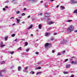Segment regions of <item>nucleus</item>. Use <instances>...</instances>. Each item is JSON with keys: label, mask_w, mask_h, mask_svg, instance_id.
Segmentation results:
<instances>
[{"label": "nucleus", "mask_w": 77, "mask_h": 77, "mask_svg": "<svg viewBox=\"0 0 77 77\" xmlns=\"http://www.w3.org/2000/svg\"><path fill=\"white\" fill-rule=\"evenodd\" d=\"M33 2H37V0H32Z\"/></svg>", "instance_id": "nucleus-43"}, {"label": "nucleus", "mask_w": 77, "mask_h": 77, "mask_svg": "<svg viewBox=\"0 0 77 77\" xmlns=\"http://www.w3.org/2000/svg\"><path fill=\"white\" fill-rule=\"evenodd\" d=\"M73 14H77V9L75 10L73 12Z\"/></svg>", "instance_id": "nucleus-8"}, {"label": "nucleus", "mask_w": 77, "mask_h": 77, "mask_svg": "<svg viewBox=\"0 0 77 77\" xmlns=\"http://www.w3.org/2000/svg\"><path fill=\"white\" fill-rule=\"evenodd\" d=\"M2 72H1V71H0V77H3V75H2Z\"/></svg>", "instance_id": "nucleus-15"}, {"label": "nucleus", "mask_w": 77, "mask_h": 77, "mask_svg": "<svg viewBox=\"0 0 77 77\" xmlns=\"http://www.w3.org/2000/svg\"><path fill=\"white\" fill-rule=\"evenodd\" d=\"M71 63L72 64V63H74V61H72Z\"/></svg>", "instance_id": "nucleus-47"}, {"label": "nucleus", "mask_w": 77, "mask_h": 77, "mask_svg": "<svg viewBox=\"0 0 77 77\" xmlns=\"http://www.w3.org/2000/svg\"><path fill=\"white\" fill-rule=\"evenodd\" d=\"M74 77V75H72L70 76V77Z\"/></svg>", "instance_id": "nucleus-32"}, {"label": "nucleus", "mask_w": 77, "mask_h": 77, "mask_svg": "<svg viewBox=\"0 0 77 77\" xmlns=\"http://www.w3.org/2000/svg\"><path fill=\"white\" fill-rule=\"evenodd\" d=\"M59 55H61L60 54H58L57 55H58V56H59Z\"/></svg>", "instance_id": "nucleus-50"}, {"label": "nucleus", "mask_w": 77, "mask_h": 77, "mask_svg": "<svg viewBox=\"0 0 77 77\" xmlns=\"http://www.w3.org/2000/svg\"><path fill=\"white\" fill-rule=\"evenodd\" d=\"M25 44H26V46H27V45H28V43L27 42H26Z\"/></svg>", "instance_id": "nucleus-30"}, {"label": "nucleus", "mask_w": 77, "mask_h": 77, "mask_svg": "<svg viewBox=\"0 0 77 77\" xmlns=\"http://www.w3.org/2000/svg\"><path fill=\"white\" fill-rule=\"evenodd\" d=\"M3 11H5L6 10V8H4L3 9Z\"/></svg>", "instance_id": "nucleus-42"}, {"label": "nucleus", "mask_w": 77, "mask_h": 77, "mask_svg": "<svg viewBox=\"0 0 77 77\" xmlns=\"http://www.w3.org/2000/svg\"><path fill=\"white\" fill-rule=\"evenodd\" d=\"M17 50H21L22 49H21V47L19 48Z\"/></svg>", "instance_id": "nucleus-27"}, {"label": "nucleus", "mask_w": 77, "mask_h": 77, "mask_svg": "<svg viewBox=\"0 0 77 77\" xmlns=\"http://www.w3.org/2000/svg\"><path fill=\"white\" fill-rule=\"evenodd\" d=\"M16 12L17 14H20V12L19 11H16Z\"/></svg>", "instance_id": "nucleus-24"}, {"label": "nucleus", "mask_w": 77, "mask_h": 77, "mask_svg": "<svg viewBox=\"0 0 77 77\" xmlns=\"http://www.w3.org/2000/svg\"><path fill=\"white\" fill-rule=\"evenodd\" d=\"M70 2L72 3H77V2L74 1V0H71Z\"/></svg>", "instance_id": "nucleus-2"}, {"label": "nucleus", "mask_w": 77, "mask_h": 77, "mask_svg": "<svg viewBox=\"0 0 77 77\" xmlns=\"http://www.w3.org/2000/svg\"><path fill=\"white\" fill-rule=\"evenodd\" d=\"M29 49H27L26 50V51L27 52L29 51Z\"/></svg>", "instance_id": "nucleus-39"}, {"label": "nucleus", "mask_w": 77, "mask_h": 77, "mask_svg": "<svg viewBox=\"0 0 77 77\" xmlns=\"http://www.w3.org/2000/svg\"><path fill=\"white\" fill-rule=\"evenodd\" d=\"M32 72V74H34L35 73V72Z\"/></svg>", "instance_id": "nucleus-36"}, {"label": "nucleus", "mask_w": 77, "mask_h": 77, "mask_svg": "<svg viewBox=\"0 0 77 77\" xmlns=\"http://www.w3.org/2000/svg\"><path fill=\"white\" fill-rule=\"evenodd\" d=\"M48 44L49 43H46L45 44V47H48Z\"/></svg>", "instance_id": "nucleus-7"}, {"label": "nucleus", "mask_w": 77, "mask_h": 77, "mask_svg": "<svg viewBox=\"0 0 77 77\" xmlns=\"http://www.w3.org/2000/svg\"><path fill=\"white\" fill-rule=\"evenodd\" d=\"M7 2H9V1H8Z\"/></svg>", "instance_id": "nucleus-61"}, {"label": "nucleus", "mask_w": 77, "mask_h": 77, "mask_svg": "<svg viewBox=\"0 0 77 77\" xmlns=\"http://www.w3.org/2000/svg\"><path fill=\"white\" fill-rule=\"evenodd\" d=\"M48 33L47 32L46 33L45 35L46 36H48Z\"/></svg>", "instance_id": "nucleus-22"}, {"label": "nucleus", "mask_w": 77, "mask_h": 77, "mask_svg": "<svg viewBox=\"0 0 77 77\" xmlns=\"http://www.w3.org/2000/svg\"><path fill=\"white\" fill-rule=\"evenodd\" d=\"M21 67L20 66H18V70L19 71H21Z\"/></svg>", "instance_id": "nucleus-5"}, {"label": "nucleus", "mask_w": 77, "mask_h": 77, "mask_svg": "<svg viewBox=\"0 0 77 77\" xmlns=\"http://www.w3.org/2000/svg\"><path fill=\"white\" fill-rule=\"evenodd\" d=\"M41 72H38L36 73V75H38V74H41Z\"/></svg>", "instance_id": "nucleus-28"}, {"label": "nucleus", "mask_w": 77, "mask_h": 77, "mask_svg": "<svg viewBox=\"0 0 77 77\" xmlns=\"http://www.w3.org/2000/svg\"><path fill=\"white\" fill-rule=\"evenodd\" d=\"M5 46V45H1V47L2 48H3V47Z\"/></svg>", "instance_id": "nucleus-19"}, {"label": "nucleus", "mask_w": 77, "mask_h": 77, "mask_svg": "<svg viewBox=\"0 0 77 77\" xmlns=\"http://www.w3.org/2000/svg\"><path fill=\"white\" fill-rule=\"evenodd\" d=\"M74 64H77V61H75L74 63Z\"/></svg>", "instance_id": "nucleus-40"}, {"label": "nucleus", "mask_w": 77, "mask_h": 77, "mask_svg": "<svg viewBox=\"0 0 77 77\" xmlns=\"http://www.w3.org/2000/svg\"><path fill=\"white\" fill-rule=\"evenodd\" d=\"M15 36V34H13L11 35V36L12 37H14Z\"/></svg>", "instance_id": "nucleus-18"}, {"label": "nucleus", "mask_w": 77, "mask_h": 77, "mask_svg": "<svg viewBox=\"0 0 77 77\" xmlns=\"http://www.w3.org/2000/svg\"><path fill=\"white\" fill-rule=\"evenodd\" d=\"M45 15H46L45 17H48V16H49V14L48 13H46L45 14Z\"/></svg>", "instance_id": "nucleus-9"}, {"label": "nucleus", "mask_w": 77, "mask_h": 77, "mask_svg": "<svg viewBox=\"0 0 77 77\" xmlns=\"http://www.w3.org/2000/svg\"><path fill=\"white\" fill-rule=\"evenodd\" d=\"M25 69H28V67H26Z\"/></svg>", "instance_id": "nucleus-34"}, {"label": "nucleus", "mask_w": 77, "mask_h": 77, "mask_svg": "<svg viewBox=\"0 0 77 77\" xmlns=\"http://www.w3.org/2000/svg\"><path fill=\"white\" fill-rule=\"evenodd\" d=\"M29 1H31V0H28Z\"/></svg>", "instance_id": "nucleus-60"}, {"label": "nucleus", "mask_w": 77, "mask_h": 77, "mask_svg": "<svg viewBox=\"0 0 77 77\" xmlns=\"http://www.w3.org/2000/svg\"><path fill=\"white\" fill-rule=\"evenodd\" d=\"M70 27L67 29V30L69 31V33H71L72 31H73L74 30V26L72 25H70Z\"/></svg>", "instance_id": "nucleus-1"}, {"label": "nucleus", "mask_w": 77, "mask_h": 77, "mask_svg": "<svg viewBox=\"0 0 77 77\" xmlns=\"http://www.w3.org/2000/svg\"><path fill=\"white\" fill-rule=\"evenodd\" d=\"M8 37H6L5 38V41H7V40L8 39Z\"/></svg>", "instance_id": "nucleus-20"}, {"label": "nucleus", "mask_w": 77, "mask_h": 77, "mask_svg": "<svg viewBox=\"0 0 77 77\" xmlns=\"http://www.w3.org/2000/svg\"><path fill=\"white\" fill-rule=\"evenodd\" d=\"M22 23H23V24H24V22H22Z\"/></svg>", "instance_id": "nucleus-59"}, {"label": "nucleus", "mask_w": 77, "mask_h": 77, "mask_svg": "<svg viewBox=\"0 0 77 77\" xmlns=\"http://www.w3.org/2000/svg\"><path fill=\"white\" fill-rule=\"evenodd\" d=\"M64 74H68V72H64Z\"/></svg>", "instance_id": "nucleus-29"}, {"label": "nucleus", "mask_w": 77, "mask_h": 77, "mask_svg": "<svg viewBox=\"0 0 77 77\" xmlns=\"http://www.w3.org/2000/svg\"><path fill=\"white\" fill-rule=\"evenodd\" d=\"M10 53H11V54H12L14 53V51H13L12 52H10Z\"/></svg>", "instance_id": "nucleus-31"}, {"label": "nucleus", "mask_w": 77, "mask_h": 77, "mask_svg": "<svg viewBox=\"0 0 77 77\" xmlns=\"http://www.w3.org/2000/svg\"><path fill=\"white\" fill-rule=\"evenodd\" d=\"M28 18H30V16L29 15L28 17H27Z\"/></svg>", "instance_id": "nucleus-41"}, {"label": "nucleus", "mask_w": 77, "mask_h": 77, "mask_svg": "<svg viewBox=\"0 0 77 77\" xmlns=\"http://www.w3.org/2000/svg\"><path fill=\"white\" fill-rule=\"evenodd\" d=\"M75 33H77V30H75Z\"/></svg>", "instance_id": "nucleus-53"}, {"label": "nucleus", "mask_w": 77, "mask_h": 77, "mask_svg": "<svg viewBox=\"0 0 77 77\" xmlns=\"http://www.w3.org/2000/svg\"><path fill=\"white\" fill-rule=\"evenodd\" d=\"M54 0H51V2H53V1H54Z\"/></svg>", "instance_id": "nucleus-54"}, {"label": "nucleus", "mask_w": 77, "mask_h": 77, "mask_svg": "<svg viewBox=\"0 0 77 77\" xmlns=\"http://www.w3.org/2000/svg\"><path fill=\"white\" fill-rule=\"evenodd\" d=\"M16 20H17V23H20V19H16Z\"/></svg>", "instance_id": "nucleus-10"}, {"label": "nucleus", "mask_w": 77, "mask_h": 77, "mask_svg": "<svg viewBox=\"0 0 77 77\" xmlns=\"http://www.w3.org/2000/svg\"><path fill=\"white\" fill-rule=\"evenodd\" d=\"M32 27H33V25H31L29 27V28H28V29L29 30V29H32Z\"/></svg>", "instance_id": "nucleus-6"}, {"label": "nucleus", "mask_w": 77, "mask_h": 77, "mask_svg": "<svg viewBox=\"0 0 77 77\" xmlns=\"http://www.w3.org/2000/svg\"><path fill=\"white\" fill-rule=\"evenodd\" d=\"M1 43L2 44H3V42H1Z\"/></svg>", "instance_id": "nucleus-58"}, {"label": "nucleus", "mask_w": 77, "mask_h": 77, "mask_svg": "<svg viewBox=\"0 0 77 77\" xmlns=\"http://www.w3.org/2000/svg\"><path fill=\"white\" fill-rule=\"evenodd\" d=\"M53 23H54V22L51 21L48 23V25H51V24H53Z\"/></svg>", "instance_id": "nucleus-4"}, {"label": "nucleus", "mask_w": 77, "mask_h": 77, "mask_svg": "<svg viewBox=\"0 0 77 77\" xmlns=\"http://www.w3.org/2000/svg\"><path fill=\"white\" fill-rule=\"evenodd\" d=\"M40 15H41V16H42V13H40Z\"/></svg>", "instance_id": "nucleus-37"}, {"label": "nucleus", "mask_w": 77, "mask_h": 77, "mask_svg": "<svg viewBox=\"0 0 77 77\" xmlns=\"http://www.w3.org/2000/svg\"><path fill=\"white\" fill-rule=\"evenodd\" d=\"M41 27H42V25L41 24H39L38 26V28L39 29H41Z\"/></svg>", "instance_id": "nucleus-12"}, {"label": "nucleus", "mask_w": 77, "mask_h": 77, "mask_svg": "<svg viewBox=\"0 0 77 77\" xmlns=\"http://www.w3.org/2000/svg\"><path fill=\"white\" fill-rule=\"evenodd\" d=\"M51 41H53V40H54V37H53L52 38H51Z\"/></svg>", "instance_id": "nucleus-33"}, {"label": "nucleus", "mask_w": 77, "mask_h": 77, "mask_svg": "<svg viewBox=\"0 0 77 77\" xmlns=\"http://www.w3.org/2000/svg\"><path fill=\"white\" fill-rule=\"evenodd\" d=\"M1 63L2 64H4V63H5V61H2V62H1Z\"/></svg>", "instance_id": "nucleus-17"}, {"label": "nucleus", "mask_w": 77, "mask_h": 77, "mask_svg": "<svg viewBox=\"0 0 77 77\" xmlns=\"http://www.w3.org/2000/svg\"><path fill=\"white\" fill-rule=\"evenodd\" d=\"M65 53V51H63L61 52V53H62L63 54V53Z\"/></svg>", "instance_id": "nucleus-26"}, {"label": "nucleus", "mask_w": 77, "mask_h": 77, "mask_svg": "<svg viewBox=\"0 0 77 77\" xmlns=\"http://www.w3.org/2000/svg\"><path fill=\"white\" fill-rule=\"evenodd\" d=\"M47 4H48V3H45V7L47 8Z\"/></svg>", "instance_id": "nucleus-23"}, {"label": "nucleus", "mask_w": 77, "mask_h": 77, "mask_svg": "<svg viewBox=\"0 0 77 77\" xmlns=\"http://www.w3.org/2000/svg\"><path fill=\"white\" fill-rule=\"evenodd\" d=\"M36 54H39V52H35Z\"/></svg>", "instance_id": "nucleus-35"}, {"label": "nucleus", "mask_w": 77, "mask_h": 77, "mask_svg": "<svg viewBox=\"0 0 77 77\" xmlns=\"http://www.w3.org/2000/svg\"><path fill=\"white\" fill-rule=\"evenodd\" d=\"M15 23L13 24V26H14V25H15Z\"/></svg>", "instance_id": "nucleus-57"}, {"label": "nucleus", "mask_w": 77, "mask_h": 77, "mask_svg": "<svg viewBox=\"0 0 77 77\" xmlns=\"http://www.w3.org/2000/svg\"><path fill=\"white\" fill-rule=\"evenodd\" d=\"M60 8H62V10L64 9H65V7H64V6H61Z\"/></svg>", "instance_id": "nucleus-16"}, {"label": "nucleus", "mask_w": 77, "mask_h": 77, "mask_svg": "<svg viewBox=\"0 0 77 77\" xmlns=\"http://www.w3.org/2000/svg\"><path fill=\"white\" fill-rule=\"evenodd\" d=\"M17 41V39H16L14 41Z\"/></svg>", "instance_id": "nucleus-56"}, {"label": "nucleus", "mask_w": 77, "mask_h": 77, "mask_svg": "<svg viewBox=\"0 0 77 77\" xmlns=\"http://www.w3.org/2000/svg\"><path fill=\"white\" fill-rule=\"evenodd\" d=\"M5 8H8V6H5Z\"/></svg>", "instance_id": "nucleus-46"}, {"label": "nucleus", "mask_w": 77, "mask_h": 77, "mask_svg": "<svg viewBox=\"0 0 77 77\" xmlns=\"http://www.w3.org/2000/svg\"><path fill=\"white\" fill-rule=\"evenodd\" d=\"M26 8H24L23 9V10H24V11H25V10H26Z\"/></svg>", "instance_id": "nucleus-52"}, {"label": "nucleus", "mask_w": 77, "mask_h": 77, "mask_svg": "<svg viewBox=\"0 0 77 77\" xmlns=\"http://www.w3.org/2000/svg\"><path fill=\"white\" fill-rule=\"evenodd\" d=\"M54 35H57V33H55L54 34Z\"/></svg>", "instance_id": "nucleus-45"}, {"label": "nucleus", "mask_w": 77, "mask_h": 77, "mask_svg": "<svg viewBox=\"0 0 77 77\" xmlns=\"http://www.w3.org/2000/svg\"><path fill=\"white\" fill-rule=\"evenodd\" d=\"M71 21H72V20H68L67 22H69H69H71Z\"/></svg>", "instance_id": "nucleus-21"}, {"label": "nucleus", "mask_w": 77, "mask_h": 77, "mask_svg": "<svg viewBox=\"0 0 77 77\" xmlns=\"http://www.w3.org/2000/svg\"><path fill=\"white\" fill-rule=\"evenodd\" d=\"M43 1H41V3H43Z\"/></svg>", "instance_id": "nucleus-55"}, {"label": "nucleus", "mask_w": 77, "mask_h": 77, "mask_svg": "<svg viewBox=\"0 0 77 77\" xmlns=\"http://www.w3.org/2000/svg\"><path fill=\"white\" fill-rule=\"evenodd\" d=\"M52 52L53 53H54V50H53L52 51Z\"/></svg>", "instance_id": "nucleus-44"}, {"label": "nucleus", "mask_w": 77, "mask_h": 77, "mask_svg": "<svg viewBox=\"0 0 77 77\" xmlns=\"http://www.w3.org/2000/svg\"><path fill=\"white\" fill-rule=\"evenodd\" d=\"M31 36H33V34H31Z\"/></svg>", "instance_id": "nucleus-51"}, {"label": "nucleus", "mask_w": 77, "mask_h": 77, "mask_svg": "<svg viewBox=\"0 0 77 77\" xmlns=\"http://www.w3.org/2000/svg\"><path fill=\"white\" fill-rule=\"evenodd\" d=\"M12 18L14 19V17H11V18H10V19H12Z\"/></svg>", "instance_id": "nucleus-49"}, {"label": "nucleus", "mask_w": 77, "mask_h": 77, "mask_svg": "<svg viewBox=\"0 0 77 77\" xmlns=\"http://www.w3.org/2000/svg\"><path fill=\"white\" fill-rule=\"evenodd\" d=\"M21 15L22 16H24V15H25V14L24 13H23Z\"/></svg>", "instance_id": "nucleus-25"}, {"label": "nucleus", "mask_w": 77, "mask_h": 77, "mask_svg": "<svg viewBox=\"0 0 77 77\" xmlns=\"http://www.w3.org/2000/svg\"><path fill=\"white\" fill-rule=\"evenodd\" d=\"M48 47H51V43H49Z\"/></svg>", "instance_id": "nucleus-14"}, {"label": "nucleus", "mask_w": 77, "mask_h": 77, "mask_svg": "<svg viewBox=\"0 0 77 77\" xmlns=\"http://www.w3.org/2000/svg\"><path fill=\"white\" fill-rule=\"evenodd\" d=\"M6 69H4L1 71L2 72H6Z\"/></svg>", "instance_id": "nucleus-11"}, {"label": "nucleus", "mask_w": 77, "mask_h": 77, "mask_svg": "<svg viewBox=\"0 0 77 77\" xmlns=\"http://www.w3.org/2000/svg\"><path fill=\"white\" fill-rule=\"evenodd\" d=\"M67 60H68V59H66L65 60V62H67Z\"/></svg>", "instance_id": "nucleus-38"}, {"label": "nucleus", "mask_w": 77, "mask_h": 77, "mask_svg": "<svg viewBox=\"0 0 77 77\" xmlns=\"http://www.w3.org/2000/svg\"><path fill=\"white\" fill-rule=\"evenodd\" d=\"M41 69V67L40 66L38 67H37L35 69Z\"/></svg>", "instance_id": "nucleus-13"}, {"label": "nucleus", "mask_w": 77, "mask_h": 77, "mask_svg": "<svg viewBox=\"0 0 77 77\" xmlns=\"http://www.w3.org/2000/svg\"><path fill=\"white\" fill-rule=\"evenodd\" d=\"M66 66V68H70V64L67 65Z\"/></svg>", "instance_id": "nucleus-3"}, {"label": "nucleus", "mask_w": 77, "mask_h": 77, "mask_svg": "<svg viewBox=\"0 0 77 77\" xmlns=\"http://www.w3.org/2000/svg\"><path fill=\"white\" fill-rule=\"evenodd\" d=\"M59 5H57V6H56V8H57L59 7Z\"/></svg>", "instance_id": "nucleus-48"}]
</instances>
